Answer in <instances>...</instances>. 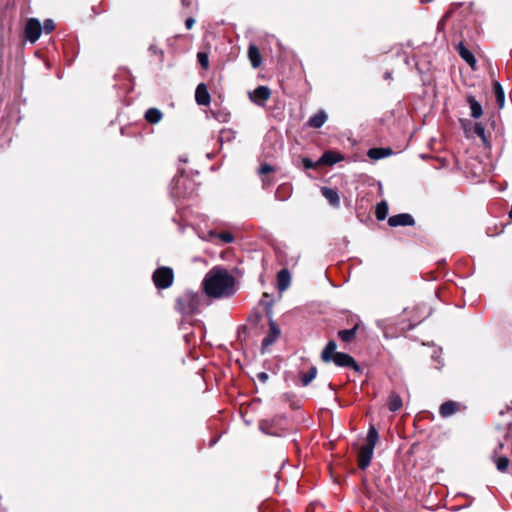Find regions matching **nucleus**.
I'll return each mask as SVG.
<instances>
[{
  "mask_svg": "<svg viewBox=\"0 0 512 512\" xmlns=\"http://www.w3.org/2000/svg\"><path fill=\"white\" fill-rule=\"evenodd\" d=\"M343 156L335 151H325L317 161L318 165H334L343 160Z\"/></svg>",
  "mask_w": 512,
  "mask_h": 512,
  "instance_id": "ddd939ff",
  "label": "nucleus"
},
{
  "mask_svg": "<svg viewBox=\"0 0 512 512\" xmlns=\"http://www.w3.org/2000/svg\"><path fill=\"white\" fill-rule=\"evenodd\" d=\"M388 204L386 201H381L376 205L375 209V216L377 220L382 221L384 220L388 215Z\"/></svg>",
  "mask_w": 512,
  "mask_h": 512,
  "instance_id": "393cba45",
  "label": "nucleus"
},
{
  "mask_svg": "<svg viewBox=\"0 0 512 512\" xmlns=\"http://www.w3.org/2000/svg\"><path fill=\"white\" fill-rule=\"evenodd\" d=\"M270 96L271 90L267 86H258L256 89L249 92V99L258 106H264Z\"/></svg>",
  "mask_w": 512,
  "mask_h": 512,
  "instance_id": "0eeeda50",
  "label": "nucleus"
},
{
  "mask_svg": "<svg viewBox=\"0 0 512 512\" xmlns=\"http://www.w3.org/2000/svg\"><path fill=\"white\" fill-rule=\"evenodd\" d=\"M276 421V419H273V420H262L260 423H259V429L267 434V435H272V436H279L280 434L275 431L274 429V422Z\"/></svg>",
  "mask_w": 512,
  "mask_h": 512,
  "instance_id": "4be33fe9",
  "label": "nucleus"
},
{
  "mask_svg": "<svg viewBox=\"0 0 512 512\" xmlns=\"http://www.w3.org/2000/svg\"><path fill=\"white\" fill-rule=\"evenodd\" d=\"M24 33L26 39L29 42L35 43L40 38L42 33V26L40 21L36 18H29L26 22Z\"/></svg>",
  "mask_w": 512,
  "mask_h": 512,
  "instance_id": "423d86ee",
  "label": "nucleus"
},
{
  "mask_svg": "<svg viewBox=\"0 0 512 512\" xmlns=\"http://www.w3.org/2000/svg\"><path fill=\"white\" fill-rule=\"evenodd\" d=\"M212 115L215 119L219 120V121H222V122H226L228 121V114L227 113H223V114H217L215 112H212Z\"/></svg>",
  "mask_w": 512,
  "mask_h": 512,
  "instance_id": "72a5a7b5",
  "label": "nucleus"
},
{
  "mask_svg": "<svg viewBox=\"0 0 512 512\" xmlns=\"http://www.w3.org/2000/svg\"><path fill=\"white\" fill-rule=\"evenodd\" d=\"M393 154V151L391 148H371L367 152V156L372 160H379L382 158H386Z\"/></svg>",
  "mask_w": 512,
  "mask_h": 512,
  "instance_id": "f3484780",
  "label": "nucleus"
},
{
  "mask_svg": "<svg viewBox=\"0 0 512 512\" xmlns=\"http://www.w3.org/2000/svg\"><path fill=\"white\" fill-rule=\"evenodd\" d=\"M460 409V403L449 400L440 405L439 414L441 417L447 418L454 415L456 412L460 411Z\"/></svg>",
  "mask_w": 512,
  "mask_h": 512,
  "instance_id": "9b49d317",
  "label": "nucleus"
},
{
  "mask_svg": "<svg viewBox=\"0 0 512 512\" xmlns=\"http://www.w3.org/2000/svg\"><path fill=\"white\" fill-rule=\"evenodd\" d=\"M317 368L312 366L308 372L304 373L301 377V382L303 386H308L316 377Z\"/></svg>",
  "mask_w": 512,
  "mask_h": 512,
  "instance_id": "a878e982",
  "label": "nucleus"
},
{
  "mask_svg": "<svg viewBox=\"0 0 512 512\" xmlns=\"http://www.w3.org/2000/svg\"><path fill=\"white\" fill-rule=\"evenodd\" d=\"M273 171H274V168L271 165L267 164V163L262 164L260 166V168H259V174L260 175L268 174V173L273 172Z\"/></svg>",
  "mask_w": 512,
  "mask_h": 512,
  "instance_id": "2f4dec72",
  "label": "nucleus"
},
{
  "mask_svg": "<svg viewBox=\"0 0 512 512\" xmlns=\"http://www.w3.org/2000/svg\"><path fill=\"white\" fill-rule=\"evenodd\" d=\"M321 194L333 207H339L340 198L337 190L329 187H322Z\"/></svg>",
  "mask_w": 512,
  "mask_h": 512,
  "instance_id": "2eb2a0df",
  "label": "nucleus"
},
{
  "mask_svg": "<svg viewBox=\"0 0 512 512\" xmlns=\"http://www.w3.org/2000/svg\"><path fill=\"white\" fill-rule=\"evenodd\" d=\"M195 100L198 105L207 106L210 104L211 97L208 92L207 86L204 83H200L196 87Z\"/></svg>",
  "mask_w": 512,
  "mask_h": 512,
  "instance_id": "f8f14e48",
  "label": "nucleus"
},
{
  "mask_svg": "<svg viewBox=\"0 0 512 512\" xmlns=\"http://www.w3.org/2000/svg\"><path fill=\"white\" fill-rule=\"evenodd\" d=\"M194 23H195L194 18L189 17V18H187V19H186V21H185V27H186L188 30H190V29L193 27Z\"/></svg>",
  "mask_w": 512,
  "mask_h": 512,
  "instance_id": "4c0bfd02",
  "label": "nucleus"
},
{
  "mask_svg": "<svg viewBox=\"0 0 512 512\" xmlns=\"http://www.w3.org/2000/svg\"><path fill=\"white\" fill-rule=\"evenodd\" d=\"M280 334L281 330L279 326L272 319H270L269 332L262 340V349L264 350L268 348L270 345L274 344L279 338Z\"/></svg>",
  "mask_w": 512,
  "mask_h": 512,
  "instance_id": "6e6552de",
  "label": "nucleus"
},
{
  "mask_svg": "<svg viewBox=\"0 0 512 512\" xmlns=\"http://www.w3.org/2000/svg\"><path fill=\"white\" fill-rule=\"evenodd\" d=\"M466 102L468 103L470 110H471V117L474 119H478L483 115V109L481 104L476 100V98L468 94L466 96Z\"/></svg>",
  "mask_w": 512,
  "mask_h": 512,
  "instance_id": "4468645a",
  "label": "nucleus"
},
{
  "mask_svg": "<svg viewBox=\"0 0 512 512\" xmlns=\"http://www.w3.org/2000/svg\"><path fill=\"white\" fill-rule=\"evenodd\" d=\"M337 344L334 340L328 341L321 353V360L325 363L333 362L336 366L342 368H351L359 371L360 367L355 359L347 353L337 352Z\"/></svg>",
  "mask_w": 512,
  "mask_h": 512,
  "instance_id": "f03ea898",
  "label": "nucleus"
},
{
  "mask_svg": "<svg viewBox=\"0 0 512 512\" xmlns=\"http://www.w3.org/2000/svg\"><path fill=\"white\" fill-rule=\"evenodd\" d=\"M200 296L192 291H186L177 297L175 309L182 315H193L198 313L200 307Z\"/></svg>",
  "mask_w": 512,
  "mask_h": 512,
  "instance_id": "20e7f679",
  "label": "nucleus"
},
{
  "mask_svg": "<svg viewBox=\"0 0 512 512\" xmlns=\"http://www.w3.org/2000/svg\"><path fill=\"white\" fill-rule=\"evenodd\" d=\"M257 378L260 382L265 383L268 380V374L266 372H260L257 374Z\"/></svg>",
  "mask_w": 512,
  "mask_h": 512,
  "instance_id": "e433bc0d",
  "label": "nucleus"
},
{
  "mask_svg": "<svg viewBox=\"0 0 512 512\" xmlns=\"http://www.w3.org/2000/svg\"><path fill=\"white\" fill-rule=\"evenodd\" d=\"M493 90L496 97V102L498 106L502 108L505 102V93L501 84L498 81L493 82Z\"/></svg>",
  "mask_w": 512,
  "mask_h": 512,
  "instance_id": "b1692460",
  "label": "nucleus"
},
{
  "mask_svg": "<svg viewBox=\"0 0 512 512\" xmlns=\"http://www.w3.org/2000/svg\"><path fill=\"white\" fill-rule=\"evenodd\" d=\"M152 280L154 285L158 289H167L169 288L174 281V273L172 268L170 267H159L157 268L152 275Z\"/></svg>",
  "mask_w": 512,
  "mask_h": 512,
  "instance_id": "39448f33",
  "label": "nucleus"
},
{
  "mask_svg": "<svg viewBox=\"0 0 512 512\" xmlns=\"http://www.w3.org/2000/svg\"><path fill=\"white\" fill-rule=\"evenodd\" d=\"M451 15H452V11H451V10L447 11V12L443 15V17L441 18V20L439 21V23H438V27L440 28V26H443V25L445 24V22H446V21L451 17Z\"/></svg>",
  "mask_w": 512,
  "mask_h": 512,
  "instance_id": "f704fd0d",
  "label": "nucleus"
},
{
  "mask_svg": "<svg viewBox=\"0 0 512 512\" xmlns=\"http://www.w3.org/2000/svg\"><path fill=\"white\" fill-rule=\"evenodd\" d=\"M459 56L473 69H476L477 61L474 54L465 46L463 42H459L455 46Z\"/></svg>",
  "mask_w": 512,
  "mask_h": 512,
  "instance_id": "1a4fd4ad",
  "label": "nucleus"
},
{
  "mask_svg": "<svg viewBox=\"0 0 512 512\" xmlns=\"http://www.w3.org/2000/svg\"><path fill=\"white\" fill-rule=\"evenodd\" d=\"M197 59H198V62L201 65L202 68L208 69V67H209V58H208V54L207 53H205V52H198Z\"/></svg>",
  "mask_w": 512,
  "mask_h": 512,
  "instance_id": "cd10ccee",
  "label": "nucleus"
},
{
  "mask_svg": "<svg viewBox=\"0 0 512 512\" xmlns=\"http://www.w3.org/2000/svg\"><path fill=\"white\" fill-rule=\"evenodd\" d=\"M415 223L414 218L412 215L408 213H401L397 215H393L389 217L388 224L391 227H398V226H413Z\"/></svg>",
  "mask_w": 512,
  "mask_h": 512,
  "instance_id": "9d476101",
  "label": "nucleus"
},
{
  "mask_svg": "<svg viewBox=\"0 0 512 512\" xmlns=\"http://www.w3.org/2000/svg\"><path fill=\"white\" fill-rule=\"evenodd\" d=\"M235 278L222 267L212 268L202 281L204 293L211 298H223L236 291Z\"/></svg>",
  "mask_w": 512,
  "mask_h": 512,
  "instance_id": "f257e3e1",
  "label": "nucleus"
},
{
  "mask_svg": "<svg viewBox=\"0 0 512 512\" xmlns=\"http://www.w3.org/2000/svg\"><path fill=\"white\" fill-rule=\"evenodd\" d=\"M509 217L512 220V205H511V209H510V212H509Z\"/></svg>",
  "mask_w": 512,
  "mask_h": 512,
  "instance_id": "a19ab883",
  "label": "nucleus"
},
{
  "mask_svg": "<svg viewBox=\"0 0 512 512\" xmlns=\"http://www.w3.org/2000/svg\"><path fill=\"white\" fill-rule=\"evenodd\" d=\"M290 279H291V276H290L289 270L285 269V268L281 269L277 273V282H278L279 290H281V291L286 290L290 285Z\"/></svg>",
  "mask_w": 512,
  "mask_h": 512,
  "instance_id": "a211bd4d",
  "label": "nucleus"
},
{
  "mask_svg": "<svg viewBox=\"0 0 512 512\" xmlns=\"http://www.w3.org/2000/svg\"><path fill=\"white\" fill-rule=\"evenodd\" d=\"M474 132L481 138H485V127L482 123H475Z\"/></svg>",
  "mask_w": 512,
  "mask_h": 512,
  "instance_id": "7c9ffc66",
  "label": "nucleus"
},
{
  "mask_svg": "<svg viewBox=\"0 0 512 512\" xmlns=\"http://www.w3.org/2000/svg\"><path fill=\"white\" fill-rule=\"evenodd\" d=\"M327 118L326 112L324 110H320L309 118L308 126L315 129L321 128L327 121Z\"/></svg>",
  "mask_w": 512,
  "mask_h": 512,
  "instance_id": "dca6fc26",
  "label": "nucleus"
},
{
  "mask_svg": "<svg viewBox=\"0 0 512 512\" xmlns=\"http://www.w3.org/2000/svg\"><path fill=\"white\" fill-rule=\"evenodd\" d=\"M302 164L305 169H313L318 165L317 163H314L311 159L306 157L302 159Z\"/></svg>",
  "mask_w": 512,
  "mask_h": 512,
  "instance_id": "473e14b6",
  "label": "nucleus"
},
{
  "mask_svg": "<svg viewBox=\"0 0 512 512\" xmlns=\"http://www.w3.org/2000/svg\"><path fill=\"white\" fill-rule=\"evenodd\" d=\"M248 57L251 65L254 68H258L262 63V58L259 49L255 45H250L248 48Z\"/></svg>",
  "mask_w": 512,
  "mask_h": 512,
  "instance_id": "6ab92c4d",
  "label": "nucleus"
},
{
  "mask_svg": "<svg viewBox=\"0 0 512 512\" xmlns=\"http://www.w3.org/2000/svg\"><path fill=\"white\" fill-rule=\"evenodd\" d=\"M358 327H359V325L356 324L351 329H345V330L338 331L339 339L341 341L345 342V343L352 342L355 339V337H356V333H357Z\"/></svg>",
  "mask_w": 512,
  "mask_h": 512,
  "instance_id": "aec40b11",
  "label": "nucleus"
},
{
  "mask_svg": "<svg viewBox=\"0 0 512 512\" xmlns=\"http://www.w3.org/2000/svg\"><path fill=\"white\" fill-rule=\"evenodd\" d=\"M55 29V23L52 19H46L44 21L43 30L49 34Z\"/></svg>",
  "mask_w": 512,
  "mask_h": 512,
  "instance_id": "c756f323",
  "label": "nucleus"
},
{
  "mask_svg": "<svg viewBox=\"0 0 512 512\" xmlns=\"http://www.w3.org/2000/svg\"><path fill=\"white\" fill-rule=\"evenodd\" d=\"M494 463L500 472H505L509 466V459L506 456H499L494 459Z\"/></svg>",
  "mask_w": 512,
  "mask_h": 512,
  "instance_id": "bb28decb",
  "label": "nucleus"
},
{
  "mask_svg": "<svg viewBox=\"0 0 512 512\" xmlns=\"http://www.w3.org/2000/svg\"><path fill=\"white\" fill-rule=\"evenodd\" d=\"M217 238L224 243H232L234 241V235L228 231L218 233Z\"/></svg>",
  "mask_w": 512,
  "mask_h": 512,
  "instance_id": "c85d7f7f",
  "label": "nucleus"
},
{
  "mask_svg": "<svg viewBox=\"0 0 512 512\" xmlns=\"http://www.w3.org/2000/svg\"><path fill=\"white\" fill-rule=\"evenodd\" d=\"M162 117V112L157 108H149L145 113V120L151 124L160 122Z\"/></svg>",
  "mask_w": 512,
  "mask_h": 512,
  "instance_id": "5701e85b",
  "label": "nucleus"
},
{
  "mask_svg": "<svg viewBox=\"0 0 512 512\" xmlns=\"http://www.w3.org/2000/svg\"><path fill=\"white\" fill-rule=\"evenodd\" d=\"M232 132L230 130H222L220 132V140L223 141V139L226 137L228 140L231 138Z\"/></svg>",
  "mask_w": 512,
  "mask_h": 512,
  "instance_id": "c9c22d12",
  "label": "nucleus"
},
{
  "mask_svg": "<svg viewBox=\"0 0 512 512\" xmlns=\"http://www.w3.org/2000/svg\"><path fill=\"white\" fill-rule=\"evenodd\" d=\"M378 439V432L376 428L371 425L368 429L366 443L360 448L358 453V467L361 470H365L370 465Z\"/></svg>",
  "mask_w": 512,
  "mask_h": 512,
  "instance_id": "7ed1b4c3",
  "label": "nucleus"
},
{
  "mask_svg": "<svg viewBox=\"0 0 512 512\" xmlns=\"http://www.w3.org/2000/svg\"><path fill=\"white\" fill-rule=\"evenodd\" d=\"M388 409L392 412H396L401 409L403 403L401 397L395 392L390 393L387 401Z\"/></svg>",
  "mask_w": 512,
  "mask_h": 512,
  "instance_id": "412c9836",
  "label": "nucleus"
},
{
  "mask_svg": "<svg viewBox=\"0 0 512 512\" xmlns=\"http://www.w3.org/2000/svg\"><path fill=\"white\" fill-rule=\"evenodd\" d=\"M384 78H385L386 80L391 79V78H392V73H391V72H385V73H384Z\"/></svg>",
  "mask_w": 512,
  "mask_h": 512,
  "instance_id": "58836bf2",
  "label": "nucleus"
},
{
  "mask_svg": "<svg viewBox=\"0 0 512 512\" xmlns=\"http://www.w3.org/2000/svg\"><path fill=\"white\" fill-rule=\"evenodd\" d=\"M150 50H152L154 53H156V51H157V49H156V47L154 45L150 46Z\"/></svg>",
  "mask_w": 512,
  "mask_h": 512,
  "instance_id": "ea45409f",
  "label": "nucleus"
}]
</instances>
